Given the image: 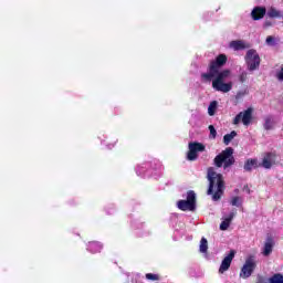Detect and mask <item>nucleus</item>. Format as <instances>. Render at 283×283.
<instances>
[{"instance_id":"obj_9","label":"nucleus","mask_w":283,"mask_h":283,"mask_svg":"<svg viewBox=\"0 0 283 283\" xmlns=\"http://www.w3.org/2000/svg\"><path fill=\"white\" fill-rule=\"evenodd\" d=\"M188 149H189V151L187 154L188 160H197L198 151H205V145H202L198 142L189 143Z\"/></svg>"},{"instance_id":"obj_5","label":"nucleus","mask_w":283,"mask_h":283,"mask_svg":"<svg viewBox=\"0 0 283 283\" xmlns=\"http://www.w3.org/2000/svg\"><path fill=\"white\" fill-rule=\"evenodd\" d=\"M245 65L248 72H255V70H260V54H258V51L250 49L247 51V54L244 56Z\"/></svg>"},{"instance_id":"obj_17","label":"nucleus","mask_w":283,"mask_h":283,"mask_svg":"<svg viewBox=\"0 0 283 283\" xmlns=\"http://www.w3.org/2000/svg\"><path fill=\"white\" fill-rule=\"evenodd\" d=\"M229 46L232 50L239 51V50H244L247 48V44L242 40H237V41H231Z\"/></svg>"},{"instance_id":"obj_2","label":"nucleus","mask_w":283,"mask_h":283,"mask_svg":"<svg viewBox=\"0 0 283 283\" xmlns=\"http://www.w3.org/2000/svg\"><path fill=\"white\" fill-rule=\"evenodd\" d=\"M207 179L209 181L207 195L212 196L213 202H218L224 193V179L222 174H218L216 168H208Z\"/></svg>"},{"instance_id":"obj_14","label":"nucleus","mask_w":283,"mask_h":283,"mask_svg":"<svg viewBox=\"0 0 283 283\" xmlns=\"http://www.w3.org/2000/svg\"><path fill=\"white\" fill-rule=\"evenodd\" d=\"M274 242L271 238H268L265 243H264V247H263V252L262 254L265 256V258H269V255H271V253H273V247H274Z\"/></svg>"},{"instance_id":"obj_22","label":"nucleus","mask_w":283,"mask_h":283,"mask_svg":"<svg viewBox=\"0 0 283 283\" xmlns=\"http://www.w3.org/2000/svg\"><path fill=\"white\" fill-rule=\"evenodd\" d=\"M238 136V133L235 130H232L230 134H227L223 136V143L224 145H229L233 138Z\"/></svg>"},{"instance_id":"obj_1","label":"nucleus","mask_w":283,"mask_h":283,"mask_svg":"<svg viewBox=\"0 0 283 283\" xmlns=\"http://www.w3.org/2000/svg\"><path fill=\"white\" fill-rule=\"evenodd\" d=\"M224 65H227V55H218L216 60L210 62L208 72L201 74V78L205 83H211L212 81V87L216 92L227 94L233 90V82H224L227 78H231V70H222Z\"/></svg>"},{"instance_id":"obj_29","label":"nucleus","mask_w":283,"mask_h":283,"mask_svg":"<svg viewBox=\"0 0 283 283\" xmlns=\"http://www.w3.org/2000/svg\"><path fill=\"white\" fill-rule=\"evenodd\" d=\"M114 145H115V144H109V145H107V149H113Z\"/></svg>"},{"instance_id":"obj_24","label":"nucleus","mask_w":283,"mask_h":283,"mask_svg":"<svg viewBox=\"0 0 283 283\" xmlns=\"http://www.w3.org/2000/svg\"><path fill=\"white\" fill-rule=\"evenodd\" d=\"M249 78V73L247 71H241L238 81L241 83H247V80Z\"/></svg>"},{"instance_id":"obj_12","label":"nucleus","mask_w":283,"mask_h":283,"mask_svg":"<svg viewBox=\"0 0 283 283\" xmlns=\"http://www.w3.org/2000/svg\"><path fill=\"white\" fill-rule=\"evenodd\" d=\"M251 14L254 21H260V19H263L264 14H266V8L256 7L252 10Z\"/></svg>"},{"instance_id":"obj_11","label":"nucleus","mask_w":283,"mask_h":283,"mask_svg":"<svg viewBox=\"0 0 283 283\" xmlns=\"http://www.w3.org/2000/svg\"><path fill=\"white\" fill-rule=\"evenodd\" d=\"M275 165V154L274 153H266L263 158L262 163L259 164L260 167L263 169H271Z\"/></svg>"},{"instance_id":"obj_13","label":"nucleus","mask_w":283,"mask_h":283,"mask_svg":"<svg viewBox=\"0 0 283 283\" xmlns=\"http://www.w3.org/2000/svg\"><path fill=\"white\" fill-rule=\"evenodd\" d=\"M235 218V212H230L228 216L223 217V221L220 224L221 231H227L231 227V221Z\"/></svg>"},{"instance_id":"obj_16","label":"nucleus","mask_w":283,"mask_h":283,"mask_svg":"<svg viewBox=\"0 0 283 283\" xmlns=\"http://www.w3.org/2000/svg\"><path fill=\"white\" fill-rule=\"evenodd\" d=\"M103 249V245L98 242H88L87 244V251H90V253H101Z\"/></svg>"},{"instance_id":"obj_30","label":"nucleus","mask_w":283,"mask_h":283,"mask_svg":"<svg viewBox=\"0 0 283 283\" xmlns=\"http://www.w3.org/2000/svg\"><path fill=\"white\" fill-rule=\"evenodd\" d=\"M127 277H129V273H126Z\"/></svg>"},{"instance_id":"obj_23","label":"nucleus","mask_w":283,"mask_h":283,"mask_svg":"<svg viewBox=\"0 0 283 283\" xmlns=\"http://www.w3.org/2000/svg\"><path fill=\"white\" fill-rule=\"evenodd\" d=\"M269 283H283V275L282 273H275L269 280Z\"/></svg>"},{"instance_id":"obj_18","label":"nucleus","mask_w":283,"mask_h":283,"mask_svg":"<svg viewBox=\"0 0 283 283\" xmlns=\"http://www.w3.org/2000/svg\"><path fill=\"white\" fill-rule=\"evenodd\" d=\"M216 112H218V101H212L208 106L209 116H216Z\"/></svg>"},{"instance_id":"obj_7","label":"nucleus","mask_w":283,"mask_h":283,"mask_svg":"<svg viewBox=\"0 0 283 283\" xmlns=\"http://www.w3.org/2000/svg\"><path fill=\"white\" fill-rule=\"evenodd\" d=\"M255 256H249L241 269L240 277H242L243 280L251 277V275H253V271H255Z\"/></svg>"},{"instance_id":"obj_25","label":"nucleus","mask_w":283,"mask_h":283,"mask_svg":"<svg viewBox=\"0 0 283 283\" xmlns=\"http://www.w3.org/2000/svg\"><path fill=\"white\" fill-rule=\"evenodd\" d=\"M230 203L232 207H242V198L241 197H232Z\"/></svg>"},{"instance_id":"obj_27","label":"nucleus","mask_w":283,"mask_h":283,"mask_svg":"<svg viewBox=\"0 0 283 283\" xmlns=\"http://www.w3.org/2000/svg\"><path fill=\"white\" fill-rule=\"evenodd\" d=\"M209 132H210V138L214 139L218 136V132L216 130V127H213V125L209 126Z\"/></svg>"},{"instance_id":"obj_20","label":"nucleus","mask_w":283,"mask_h":283,"mask_svg":"<svg viewBox=\"0 0 283 283\" xmlns=\"http://www.w3.org/2000/svg\"><path fill=\"white\" fill-rule=\"evenodd\" d=\"M268 17H270V19H277L282 17V12L272 7L268 11Z\"/></svg>"},{"instance_id":"obj_8","label":"nucleus","mask_w":283,"mask_h":283,"mask_svg":"<svg viewBox=\"0 0 283 283\" xmlns=\"http://www.w3.org/2000/svg\"><path fill=\"white\" fill-rule=\"evenodd\" d=\"M251 120H253V108H248L234 117L233 125H240L241 122L243 125L249 126Z\"/></svg>"},{"instance_id":"obj_10","label":"nucleus","mask_w":283,"mask_h":283,"mask_svg":"<svg viewBox=\"0 0 283 283\" xmlns=\"http://www.w3.org/2000/svg\"><path fill=\"white\" fill-rule=\"evenodd\" d=\"M233 258H235V251L231 250L230 253L222 260L221 265L219 268V273H227L231 268V263L233 262Z\"/></svg>"},{"instance_id":"obj_19","label":"nucleus","mask_w":283,"mask_h":283,"mask_svg":"<svg viewBox=\"0 0 283 283\" xmlns=\"http://www.w3.org/2000/svg\"><path fill=\"white\" fill-rule=\"evenodd\" d=\"M199 251L200 253H207V251H209V242L207 241V238H201Z\"/></svg>"},{"instance_id":"obj_3","label":"nucleus","mask_w":283,"mask_h":283,"mask_svg":"<svg viewBox=\"0 0 283 283\" xmlns=\"http://www.w3.org/2000/svg\"><path fill=\"white\" fill-rule=\"evenodd\" d=\"M213 163L218 168L223 167V169H229V167L235 165V157H233V148H226L223 151H221L219 155L214 157Z\"/></svg>"},{"instance_id":"obj_28","label":"nucleus","mask_w":283,"mask_h":283,"mask_svg":"<svg viewBox=\"0 0 283 283\" xmlns=\"http://www.w3.org/2000/svg\"><path fill=\"white\" fill-rule=\"evenodd\" d=\"M265 43L266 45H271V46L275 45V38L269 35L265 40Z\"/></svg>"},{"instance_id":"obj_6","label":"nucleus","mask_w":283,"mask_h":283,"mask_svg":"<svg viewBox=\"0 0 283 283\" xmlns=\"http://www.w3.org/2000/svg\"><path fill=\"white\" fill-rule=\"evenodd\" d=\"M180 211H196V192L190 190L187 192V200H179L177 202Z\"/></svg>"},{"instance_id":"obj_15","label":"nucleus","mask_w":283,"mask_h":283,"mask_svg":"<svg viewBox=\"0 0 283 283\" xmlns=\"http://www.w3.org/2000/svg\"><path fill=\"white\" fill-rule=\"evenodd\" d=\"M260 164H258V159H248L243 166L244 171H253V169H258Z\"/></svg>"},{"instance_id":"obj_21","label":"nucleus","mask_w":283,"mask_h":283,"mask_svg":"<svg viewBox=\"0 0 283 283\" xmlns=\"http://www.w3.org/2000/svg\"><path fill=\"white\" fill-rule=\"evenodd\" d=\"M273 125H275V122L271 116H268L264 118V125H263L264 129L270 130L273 128Z\"/></svg>"},{"instance_id":"obj_26","label":"nucleus","mask_w":283,"mask_h":283,"mask_svg":"<svg viewBox=\"0 0 283 283\" xmlns=\"http://www.w3.org/2000/svg\"><path fill=\"white\" fill-rule=\"evenodd\" d=\"M146 280H150L151 282H158L160 280V275L154 273H147Z\"/></svg>"},{"instance_id":"obj_4","label":"nucleus","mask_w":283,"mask_h":283,"mask_svg":"<svg viewBox=\"0 0 283 283\" xmlns=\"http://www.w3.org/2000/svg\"><path fill=\"white\" fill-rule=\"evenodd\" d=\"M163 169V165L158 160H154L151 163H144L136 167L137 176H142L145 178L146 176H151L154 171H160Z\"/></svg>"}]
</instances>
